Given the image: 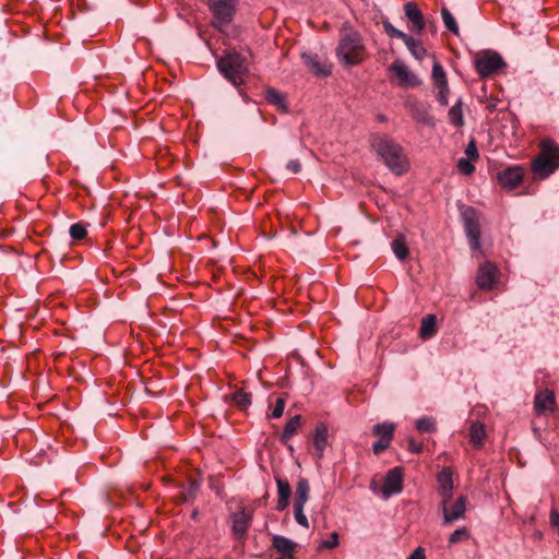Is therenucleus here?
<instances>
[{"label":"nucleus","instance_id":"nucleus-1","mask_svg":"<svg viewBox=\"0 0 559 559\" xmlns=\"http://www.w3.org/2000/svg\"><path fill=\"white\" fill-rule=\"evenodd\" d=\"M370 145L378 157L395 175H404L409 168L403 147L390 135L374 133L370 136Z\"/></svg>","mask_w":559,"mask_h":559},{"label":"nucleus","instance_id":"nucleus-2","mask_svg":"<svg viewBox=\"0 0 559 559\" xmlns=\"http://www.w3.org/2000/svg\"><path fill=\"white\" fill-rule=\"evenodd\" d=\"M559 168V146L551 139H543L539 153L532 162V171L536 179L544 180Z\"/></svg>","mask_w":559,"mask_h":559},{"label":"nucleus","instance_id":"nucleus-3","mask_svg":"<svg viewBox=\"0 0 559 559\" xmlns=\"http://www.w3.org/2000/svg\"><path fill=\"white\" fill-rule=\"evenodd\" d=\"M366 47L356 32L344 34L336 47V57L345 66H357L366 59Z\"/></svg>","mask_w":559,"mask_h":559},{"label":"nucleus","instance_id":"nucleus-4","mask_svg":"<svg viewBox=\"0 0 559 559\" xmlns=\"http://www.w3.org/2000/svg\"><path fill=\"white\" fill-rule=\"evenodd\" d=\"M217 68L224 78L235 86L242 84L248 71L245 58L237 52L223 56L217 61Z\"/></svg>","mask_w":559,"mask_h":559},{"label":"nucleus","instance_id":"nucleus-5","mask_svg":"<svg viewBox=\"0 0 559 559\" xmlns=\"http://www.w3.org/2000/svg\"><path fill=\"white\" fill-rule=\"evenodd\" d=\"M239 0H207L206 4L213 14V25L222 29L229 25L236 14Z\"/></svg>","mask_w":559,"mask_h":559},{"label":"nucleus","instance_id":"nucleus-6","mask_svg":"<svg viewBox=\"0 0 559 559\" xmlns=\"http://www.w3.org/2000/svg\"><path fill=\"white\" fill-rule=\"evenodd\" d=\"M462 219L464 223V229L469 240L471 248L479 250L480 248V226H479V213L472 206H465L462 209Z\"/></svg>","mask_w":559,"mask_h":559},{"label":"nucleus","instance_id":"nucleus-7","mask_svg":"<svg viewBox=\"0 0 559 559\" xmlns=\"http://www.w3.org/2000/svg\"><path fill=\"white\" fill-rule=\"evenodd\" d=\"M506 67V62L498 52H486L475 59V69L480 78H487Z\"/></svg>","mask_w":559,"mask_h":559},{"label":"nucleus","instance_id":"nucleus-8","mask_svg":"<svg viewBox=\"0 0 559 559\" xmlns=\"http://www.w3.org/2000/svg\"><path fill=\"white\" fill-rule=\"evenodd\" d=\"M394 430L395 425L390 421H383L373 426L372 433L379 438V440L372 444L374 454L378 455L390 447Z\"/></svg>","mask_w":559,"mask_h":559},{"label":"nucleus","instance_id":"nucleus-9","mask_svg":"<svg viewBox=\"0 0 559 559\" xmlns=\"http://www.w3.org/2000/svg\"><path fill=\"white\" fill-rule=\"evenodd\" d=\"M253 512L241 508L230 514L231 532L236 539L243 540L251 525Z\"/></svg>","mask_w":559,"mask_h":559},{"label":"nucleus","instance_id":"nucleus-10","mask_svg":"<svg viewBox=\"0 0 559 559\" xmlns=\"http://www.w3.org/2000/svg\"><path fill=\"white\" fill-rule=\"evenodd\" d=\"M301 59L309 72L316 76H329L332 73V67L328 60L314 52H302Z\"/></svg>","mask_w":559,"mask_h":559},{"label":"nucleus","instance_id":"nucleus-11","mask_svg":"<svg viewBox=\"0 0 559 559\" xmlns=\"http://www.w3.org/2000/svg\"><path fill=\"white\" fill-rule=\"evenodd\" d=\"M403 490V468L394 467L391 468L383 480L382 486V496L384 499H388L392 495H396L402 492Z\"/></svg>","mask_w":559,"mask_h":559},{"label":"nucleus","instance_id":"nucleus-12","mask_svg":"<svg viewBox=\"0 0 559 559\" xmlns=\"http://www.w3.org/2000/svg\"><path fill=\"white\" fill-rule=\"evenodd\" d=\"M498 276V267L491 262H485L478 269L476 284L480 289L489 290L493 287Z\"/></svg>","mask_w":559,"mask_h":559},{"label":"nucleus","instance_id":"nucleus-13","mask_svg":"<svg viewBox=\"0 0 559 559\" xmlns=\"http://www.w3.org/2000/svg\"><path fill=\"white\" fill-rule=\"evenodd\" d=\"M524 171L520 166L508 167L498 174L499 185L507 189H515L523 180Z\"/></svg>","mask_w":559,"mask_h":559},{"label":"nucleus","instance_id":"nucleus-14","mask_svg":"<svg viewBox=\"0 0 559 559\" xmlns=\"http://www.w3.org/2000/svg\"><path fill=\"white\" fill-rule=\"evenodd\" d=\"M404 13L408 21V28L420 34L426 26L421 10L415 2H406L404 4Z\"/></svg>","mask_w":559,"mask_h":559},{"label":"nucleus","instance_id":"nucleus-15","mask_svg":"<svg viewBox=\"0 0 559 559\" xmlns=\"http://www.w3.org/2000/svg\"><path fill=\"white\" fill-rule=\"evenodd\" d=\"M390 71L393 72L400 80L403 86H418L421 82L413 73L409 72L407 67L400 60L394 61L390 66Z\"/></svg>","mask_w":559,"mask_h":559},{"label":"nucleus","instance_id":"nucleus-16","mask_svg":"<svg viewBox=\"0 0 559 559\" xmlns=\"http://www.w3.org/2000/svg\"><path fill=\"white\" fill-rule=\"evenodd\" d=\"M313 448L314 457L320 461L324 455V450L328 445V427L325 424H318L313 431Z\"/></svg>","mask_w":559,"mask_h":559},{"label":"nucleus","instance_id":"nucleus-17","mask_svg":"<svg viewBox=\"0 0 559 559\" xmlns=\"http://www.w3.org/2000/svg\"><path fill=\"white\" fill-rule=\"evenodd\" d=\"M466 511V497L460 496L452 508L450 509L449 506L442 510L443 512V524L448 525L452 522L463 519Z\"/></svg>","mask_w":559,"mask_h":559},{"label":"nucleus","instance_id":"nucleus-18","mask_svg":"<svg viewBox=\"0 0 559 559\" xmlns=\"http://www.w3.org/2000/svg\"><path fill=\"white\" fill-rule=\"evenodd\" d=\"M297 546V543L282 535H274L272 537V547L276 549L282 556L288 557V559L294 558Z\"/></svg>","mask_w":559,"mask_h":559},{"label":"nucleus","instance_id":"nucleus-19","mask_svg":"<svg viewBox=\"0 0 559 559\" xmlns=\"http://www.w3.org/2000/svg\"><path fill=\"white\" fill-rule=\"evenodd\" d=\"M275 481L278 492L276 509L278 511H284L289 504V498L292 493L290 485L286 479L281 477H275Z\"/></svg>","mask_w":559,"mask_h":559},{"label":"nucleus","instance_id":"nucleus-20","mask_svg":"<svg viewBox=\"0 0 559 559\" xmlns=\"http://www.w3.org/2000/svg\"><path fill=\"white\" fill-rule=\"evenodd\" d=\"M534 405L538 414L552 409V406L555 405L554 392L548 390L544 392H538L535 395Z\"/></svg>","mask_w":559,"mask_h":559},{"label":"nucleus","instance_id":"nucleus-21","mask_svg":"<svg viewBox=\"0 0 559 559\" xmlns=\"http://www.w3.org/2000/svg\"><path fill=\"white\" fill-rule=\"evenodd\" d=\"M310 485L309 481L301 477L298 479L295 491L294 507L305 508L309 499Z\"/></svg>","mask_w":559,"mask_h":559},{"label":"nucleus","instance_id":"nucleus-22","mask_svg":"<svg viewBox=\"0 0 559 559\" xmlns=\"http://www.w3.org/2000/svg\"><path fill=\"white\" fill-rule=\"evenodd\" d=\"M437 318L435 314H427L421 319L420 337L430 338L436 334Z\"/></svg>","mask_w":559,"mask_h":559},{"label":"nucleus","instance_id":"nucleus-23","mask_svg":"<svg viewBox=\"0 0 559 559\" xmlns=\"http://www.w3.org/2000/svg\"><path fill=\"white\" fill-rule=\"evenodd\" d=\"M404 44L406 45L407 49L409 50L411 55L416 60H424V58L427 56V49L423 46L421 41L418 39H415L411 36V40L405 39Z\"/></svg>","mask_w":559,"mask_h":559},{"label":"nucleus","instance_id":"nucleus-24","mask_svg":"<svg viewBox=\"0 0 559 559\" xmlns=\"http://www.w3.org/2000/svg\"><path fill=\"white\" fill-rule=\"evenodd\" d=\"M301 424V416L295 415L292 417L284 427L283 433L281 436V442H287L299 429Z\"/></svg>","mask_w":559,"mask_h":559},{"label":"nucleus","instance_id":"nucleus-25","mask_svg":"<svg viewBox=\"0 0 559 559\" xmlns=\"http://www.w3.org/2000/svg\"><path fill=\"white\" fill-rule=\"evenodd\" d=\"M439 489L453 490V471L451 467H443L437 475Z\"/></svg>","mask_w":559,"mask_h":559},{"label":"nucleus","instance_id":"nucleus-26","mask_svg":"<svg viewBox=\"0 0 559 559\" xmlns=\"http://www.w3.org/2000/svg\"><path fill=\"white\" fill-rule=\"evenodd\" d=\"M431 78H432V81H433V84L436 87L444 88L445 85H448L445 72H444L441 63L435 57H433Z\"/></svg>","mask_w":559,"mask_h":559},{"label":"nucleus","instance_id":"nucleus-27","mask_svg":"<svg viewBox=\"0 0 559 559\" xmlns=\"http://www.w3.org/2000/svg\"><path fill=\"white\" fill-rule=\"evenodd\" d=\"M462 106H463V103H462V99L460 98L450 108L449 114H448L450 122L456 128H461L464 124Z\"/></svg>","mask_w":559,"mask_h":559},{"label":"nucleus","instance_id":"nucleus-28","mask_svg":"<svg viewBox=\"0 0 559 559\" xmlns=\"http://www.w3.org/2000/svg\"><path fill=\"white\" fill-rule=\"evenodd\" d=\"M265 98L266 100L276 106L280 110L286 112L288 110V107H287V104H286V100H285V96L277 92L276 90L274 88H270L266 91V94H265Z\"/></svg>","mask_w":559,"mask_h":559},{"label":"nucleus","instance_id":"nucleus-29","mask_svg":"<svg viewBox=\"0 0 559 559\" xmlns=\"http://www.w3.org/2000/svg\"><path fill=\"white\" fill-rule=\"evenodd\" d=\"M484 438H485L484 425L478 421H474L469 427V441L474 445L480 447L483 444Z\"/></svg>","mask_w":559,"mask_h":559},{"label":"nucleus","instance_id":"nucleus-30","mask_svg":"<svg viewBox=\"0 0 559 559\" xmlns=\"http://www.w3.org/2000/svg\"><path fill=\"white\" fill-rule=\"evenodd\" d=\"M415 426L416 429L421 433H431L435 432L437 429L435 418L429 416L418 418L415 423Z\"/></svg>","mask_w":559,"mask_h":559},{"label":"nucleus","instance_id":"nucleus-31","mask_svg":"<svg viewBox=\"0 0 559 559\" xmlns=\"http://www.w3.org/2000/svg\"><path fill=\"white\" fill-rule=\"evenodd\" d=\"M392 250L400 261H404L408 257V248L402 237L392 241Z\"/></svg>","mask_w":559,"mask_h":559},{"label":"nucleus","instance_id":"nucleus-32","mask_svg":"<svg viewBox=\"0 0 559 559\" xmlns=\"http://www.w3.org/2000/svg\"><path fill=\"white\" fill-rule=\"evenodd\" d=\"M200 481L197 479H189L188 484L183 487L182 490V500L185 502L194 499L195 495L198 493L200 489Z\"/></svg>","mask_w":559,"mask_h":559},{"label":"nucleus","instance_id":"nucleus-33","mask_svg":"<svg viewBox=\"0 0 559 559\" xmlns=\"http://www.w3.org/2000/svg\"><path fill=\"white\" fill-rule=\"evenodd\" d=\"M441 16L444 23V26L454 35L459 34V26L452 13L447 9H441Z\"/></svg>","mask_w":559,"mask_h":559},{"label":"nucleus","instance_id":"nucleus-34","mask_svg":"<svg viewBox=\"0 0 559 559\" xmlns=\"http://www.w3.org/2000/svg\"><path fill=\"white\" fill-rule=\"evenodd\" d=\"M383 28L385 34L391 38H399L401 40L408 39L411 40V36L400 29H397L395 26H393L390 22H383Z\"/></svg>","mask_w":559,"mask_h":559},{"label":"nucleus","instance_id":"nucleus-35","mask_svg":"<svg viewBox=\"0 0 559 559\" xmlns=\"http://www.w3.org/2000/svg\"><path fill=\"white\" fill-rule=\"evenodd\" d=\"M233 401L240 408H246L251 404V394L243 391H237L233 394Z\"/></svg>","mask_w":559,"mask_h":559},{"label":"nucleus","instance_id":"nucleus-36","mask_svg":"<svg viewBox=\"0 0 559 559\" xmlns=\"http://www.w3.org/2000/svg\"><path fill=\"white\" fill-rule=\"evenodd\" d=\"M69 234L73 240H82L86 237L87 231L85 225L75 223L70 226Z\"/></svg>","mask_w":559,"mask_h":559},{"label":"nucleus","instance_id":"nucleus-37","mask_svg":"<svg viewBox=\"0 0 559 559\" xmlns=\"http://www.w3.org/2000/svg\"><path fill=\"white\" fill-rule=\"evenodd\" d=\"M469 538V532L466 527L455 530L449 537V545H454Z\"/></svg>","mask_w":559,"mask_h":559},{"label":"nucleus","instance_id":"nucleus-38","mask_svg":"<svg viewBox=\"0 0 559 559\" xmlns=\"http://www.w3.org/2000/svg\"><path fill=\"white\" fill-rule=\"evenodd\" d=\"M457 169L463 175H472L475 170L472 159L461 157L457 162Z\"/></svg>","mask_w":559,"mask_h":559},{"label":"nucleus","instance_id":"nucleus-39","mask_svg":"<svg viewBox=\"0 0 559 559\" xmlns=\"http://www.w3.org/2000/svg\"><path fill=\"white\" fill-rule=\"evenodd\" d=\"M340 544L338 534L336 532L331 533L330 538L322 540L318 547V550L322 549H333L337 547Z\"/></svg>","mask_w":559,"mask_h":559},{"label":"nucleus","instance_id":"nucleus-40","mask_svg":"<svg viewBox=\"0 0 559 559\" xmlns=\"http://www.w3.org/2000/svg\"><path fill=\"white\" fill-rule=\"evenodd\" d=\"M285 403L286 402L284 397H277L270 417L280 418L284 413Z\"/></svg>","mask_w":559,"mask_h":559},{"label":"nucleus","instance_id":"nucleus-41","mask_svg":"<svg viewBox=\"0 0 559 559\" xmlns=\"http://www.w3.org/2000/svg\"><path fill=\"white\" fill-rule=\"evenodd\" d=\"M294 511H295V520H296V522L300 526H302L305 528H308L309 527V521H308L307 516L304 513V508H301V507H294Z\"/></svg>","mask_w":559,"mask_h":559},{"label":"nucleus","instance_id":"nucleus-42","mask_svg":"<svg viewBox=\"0 0 559 559\" xmlns=\"http://www.w3.org/2000/svg\"><path fill=\"white\" fill-rule=\"evenodd\" d=\"M465 154L468 159L477 160L479 157L475 140H471L465 148Z\"/></svg>","mask_w":559,"mask_h":559},{"label":"nucleus","instance_id":"nucleus-43","mask_svg":"<svg viewBox=\"0 0 559 559\" xmlns=\"http://www.w3.org/2000/svg\"><path fill=\"white\" fill-rule=\"evenodd\" d=\"M439 495L441 497L440 507L443 510L449 506V502L452 499L453 490L439 489Z\"/></svg>","mask_w":559,"mask_h":559},{"label":"nucleus","instance_id":"nucleus-44","mask_svg":"<svg viewBox=\"0 0 559 559\" xmlns=\"http://www.w3.org/2000/svg\"><path fill=\"white\" fill-rule=\"evenodd\" d=\"M439 90L438 92V102L440 103L441 106H447L448 105V95H449V86L445 85L444 88L442 87H437Z\"/></svg>","mask_w":559,"mask_h":559},{"label":"nucleus","instance_id":"nucleus-45","mask_svg":"<svg viewBox=\"0 0 559 559\" xmlns=\"http://www.w3.org/2000/svg\"><path fill=\"white\" fill-rule=\"evenodd\" d=\"M407 449L415 454H419L423 451V443L416 442L413 438H408Z\"/></svg>","mask_w":559,"mask_h":559},{"label":"nucleus","instance_id":"nucleus-46","mask_svg":"<svg viewBox=\"0 0 559 559\" xmlns=\"http://www.w3.org/2000/svg\"><path fill=\"white\" fill-rule=\"evenodd\" d=\"M286 168L293 174H298L301 170V164L298 159H292L287 163Z\"/></svg>","mask_w":559,"mask_h":559},{"label":"nucleus","instance_id":"nucleus-47","mask_svg":"<svg viewBox=\"0 0 559 559\" xmlns=\"http://www.w3.org/2000/svg\"><path fill=\"white\" fill-rule=\"evenodd\" d=\"M550 525L559 533V513L552 509L549 516Z\"/></svg>","mask_w":559,"mask_h":559},{"label":"nucleus","instance_id":"nucleus-48","mask_svg":"<svg viewBox=\"0 0 559 559\" xmlns=\"http://www.w3.org/2000/svg\"><path fill=\"white\" fill-rule=\"evenodd\" d=\"M407 559H426L425 549L423 547H417Z\"/></svg>","mask_w":559,"mask_h":559},{"label":"nucleus","instance_id":"nucleus-49","mask_svg":"<svg viewBox=\"0 0 559 559\" xmlns=\"http://www.w3.org/2000/svg\"><path fill=\"white\" fill-rule=\"evenodd\" d=\"M488 107H489V109H490V110H493V109H495V107H496V104H495V103H490V104L488 105Z\"/></svg>","mask_w":559,"mask_h":559},{"label":"nucleus","instance_id":"nucleus-50","mask_svg":"<svg viewBox=\"0 0 559 559\" xmlns=\"http://www.w3.org/2000/svg\"><path fill=\"white\" fill-rule=\"evenodd\" d=\"M191 516H192V519H197V516H198V511H197V510H194V511L192 512V515H191Z\"/></svg>","mask_w":559,"mask_h":559},{"label":"nucleus","instance_id":"nucleus-51","mask_svg":"<svg viewBox=\"0 0 559 559\" xmlns=\"http://www.w3.org/2000/svg\"><path fill=\"white\" fill-rule=\"evenodd\" d=\"M276 559H288V557H284V556H282V555H281V556H280L278 558H276Z\"/></svg>","mask_w":559,"mask_h":559}]
</instances>
